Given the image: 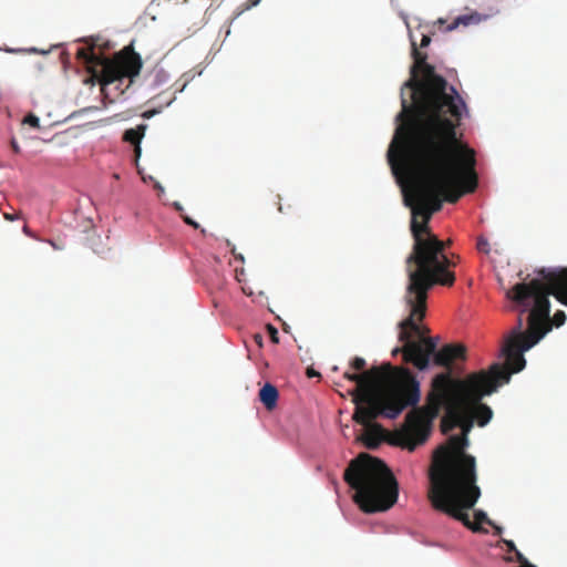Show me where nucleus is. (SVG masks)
<instances>
[{"mask_svg": "<svg viewBox=\"0 0 567 567\" xmlns=\"http://www.w3.org/2000/svg\"><path fill=\"white\" fill-rule=\"evenodd\" d=\"M433 357L434 364L439 367L447 368L446 372H451V365L455 360L466 359V347L461 343H449L443 346L439 351H434L431 355ZM452 375V373H450Z\"/></svg>", "mask_w": 567, "mask_h": 567, "instance_id": "1a4fd4ad", "label": "nucleus"}, {"mask_svg": "<svg viewBox=\"0 0 567 567\" xmlns=\"http://www.w3.org/2000/svg\"><path fill=\"white\" fill-rule=\"evenodd\" d=\"M307 375L309 378H311V377H319L320 374L317 371H315L313 369H308L307 370Z\"/></svg>", "mask_w": 567, "mask_h": 567, "instance_id": "cd10ccee", "label": "nucleus"}, {"mask_svg": "<svg viewBox=\"0 0 567 567\" xmlns=\"http://www.w3.org/2000/svg\"><path fill=\"white\" fill-rule=\"evenodd\" d=\"M259 0H248V2L244 6V8L238 12L240 14L243 11L248 10L255 6H257Z\"/></svg>", "mask_w": 567, "mask_h": 567, "instance_id": "b1692460", "label": "nucleus"}, {"mask_svg": "<svg viewBox=\"0 0 567 567\" xmlns=\"http://www.w3.org/2000/svg\"><path fill=\"white\" fill-rule=\"evenodd\" d=\"M430 43H431V38H430V35L423 34L422 40H421V43H420V47H421V48H425V47H427Z\"/></svg>", "mask_w": 567, "mask_h": 567, "instance_id": "bb28decb", "label": "nucleus"}, {"mask_svg": "<svg viewBox=\"0 0 567 567\" xmlns=\"http://www.w3.org/2000/svg\"><path fill=\"white\" fill-rule=\"evenodd\" d=\"M343 480L355 491L353 499L364 513L385 512L398 501L396 478L383 461L370 454L351 460Z\"/></svg>", "mask_w": 567, "mask_h": 567, "instance_id": "423d86ee", "label": "nucleus"}, {"mask_svg": "<svg viewBox=\"0 0 567 567\" xmlns=\"http://www.w3.org/2000/svg\"><path fill=\"white\" fill-rule=\"evenodd\" d=\"M174 207H175L176 210H178L181 213L183 212V206L179 203H175Z\"/></svg>", "mask_w": 567, "mask_h": 567, "instance_id": "7c9ffc66", "label": "nucleus"}, {"mask_svg": "<svg viewBox=\"0 0 567 567\" xmlns=\"http://www.w3.org/2000/svg\"><path fill=\"white\" fill-rule=\"evenodd\" d=\"M351 368L357 370V371H362L364 370L365 365H367V362L363 358L361 357H355L351 363H350Z\"/></svg>", "mask_w": 567, "mask_h": 567, "instance_id": "dca6fc26", "label": "nucleus"}, {"mask_svg": "<svg viewBox=\"0 0 567 567\" xmlns=\"http://www.w3.org/2000/svg\"><path fill=\"white\" fill-rule=\"evenodd\" d=\"M278 210H279V212H282V207H281V204H280V203H279Z\"/></svg>", "mask_w": 567, "mask_h": 567, "instance_id": "e433bc0d", "label": "nucleus"}, {"mask_svg": "<svg viewBox=\"0 0 567 567\" xmlns=\"http://www.w3.org/2000/svg\"><path fill=\"white\" fill-rule=\"evenodd\" d=\"M145 130H146V125H144V124L138 125L136 128L126 130L123 138H124V141L128 142L133 145H138L141 140L144 136Z\"/></svg>", "mask_w": 567, "mask_h": 567, "instance_id": "ddd939ff", "label": "nucleus"}, {"mask_svg": "<svg viewBox=\"0 0 567 567\" xmlns=\"http://www.w3.org/2000/svg\"><path fill=\"white\" fill-rule=\"evenodd\" d=\"M343 378L357 383L351 395L355 403L353 420L359 424L380 415L395 419L421 398L420 383L413 373L391 363L372 367L360 374L346 371Z\"/></svg>", "mask_w": 567, "mask_h": 567, "instance_id": "39448f33", "label": "nucleus"}, {"mask_svg": "<svg viewBox=\"0 0 567 567\" xmlns=\"http://www.w3.org/2000/svg\"><path fill=\"white\" fill-rule=\"evenodd\" d=\"M476 247H477L478 251H481V252H484V254L489 252L488 240L483 236L478 237Z\"/></svg>", "mask_w": 567, "mask_h": 567, "instance_id": "2eb2a0df", "label": "nucleus"}, {"mask_svg": "<svg viewBox=\"0 0 567 567\" xmlns=\"http://www.w3.org/2000/svg\"><path fill=\"white\" fill-rule=\"evenodd\" d=\"M3 217L8 221H13L22 218L21 212L3 213Z\"/></svg>", "mask_w": 567, "mask_h": 567, "instance_id": "6ab92c4d", "label": "nucleus"}, {"mask_svg": "<svg viewBox=\"0 0 567 567\" xmlns=\"http://www.w3.org/2000/svg\"><path fill=\"white\" fill-rule=\"evenodd\" d=\"M518 567H536V566L528 561L524 566H518Z\"/></svg>", "mask_w": 567, "mask_h": 567, "instance_id": "72a5a7b5", "label": "nucleus"}, {"mask_svg": "<svg viewBox=\"0 0 567 567\" xmlns=\"http://www.w3.org/2000/svg\"><path fill=\"white\" fill-rule=\"evenodd\" d=\"M515 553V558L519 563V566H524L528 563V559L517 549Z\"/></svg>", "mask_w": 567, "mask_h": 567, "instance_id": "4be33fe9", "label": "nucleus"}, {"mask_svg": "<svg viewBox=\"0 0 567 567\" xmlns=\"http://www.w3.org/2000/svg\"><path fill=\"white\" fill-rule=\"evenodd\" d=\"M76 55L87 64L101 65L102 89L115 85L120 94L131 85L143 65L141 55L134 51L132 44L124 47L111 59L96 55L93 47L78 49Z\"/></svg>", "mask_w": 567, "mask_h": 567, "instance_id": "6e6552de", "label": "nucleus"}, {"mask_svg": "<svg viewBox=\"0 0 567 567\" xmlns=\"http://www.w3.org/2000/svg\"><path fill=\"white\" fill-rule=\"evenodd\" d=\"M255 339H256V341H257L259 344H261V339H262V338H261V336H260V334H256V336H255Z\"/></svg>", "mask_w": 567, "mask_h": 567, "instance_id": "473e14b6", "label": "nucleus"}, {"mask_svg": "<svg viewBox=\"0 0 567 567\" xmlns=\"http://www.w3.org/2000/svg\"><path fill=\"white\" fill-rule=\"evenodd\" d=\"M159 112H161V110H157V109L147 110V111H145V112L142 114V117H144V118H151V117H153L154 115L158 114Z\"/></svg>", "mask_w": 567, "mask_h": 567, "instance_id": "5701e85b", "label": "nucleus"}, {"mask_svg": "<svg viewBox=\"0 0 567 567\" xmlns=\"http://www.w3.org/2000/svg\"><path fill=\"white\" fill-rule=\"evenodd\" d=\"M23 122L34 128H40V120L34 114H29L24 117Z\"/></svg>", "mask_w": 567, "mask_h": 567, "instance_id": "f3484780", "label": "nucleus"}, {"mask_svg": "<svg viewBox=\"0 0 567 567\" xmlns=\"http://www.w3.org/2000/svg\"><path fill=\"white\" fill-rule=\"evenodd\" d=\"M174 99H175V97H172V99L166 103V105H171V103L173 102V100H174Z\"/></svg>", "mask_w": 567, "mask_h": 567, "instance_id": "c9c22d12", "label": "nucleus"}, {"mask_svg": "<svg viewBox=\"0 0 567 567\" xmlns=\"http://www.w3.org/2000/svg\"><path fill=\"white\" fill-rule=\"evenodd\" d=\"M501 534H502V528L498 526H495V535H501Z\"/></svg>", "mask_w": 567, "mask_h": 567, "instance_id": "2f4dec72", "label": "nucleus"}, {"mask_svg": "<svg viewBox=\"0 0 567 567\" xmlns=\"http://www.w3.org/2000/svg\"><path fill=\"white\" fill-rule=\"evenodd\" d=\"M22 230H23V233H24L25 235H28V236H30V237H33V235H32L31 230L29 229V227H28L27 225H24V226H23V229H22Z\"/></svg>", "mask_w": 567, "mask_h": 567, "instance_id": "c756f323", "label": "nucleus"}, {"mask_svg": "<svg viewBox=\"0 0 567 567\" xmlns=\"http://www.w3.org/2000/svg\"><path fill=\"white\" fill-rule=\"evenodd\" d=\"M10 145H11L12 151H13L16 154H20V153H21V148H20V146H19V144H18V142H17V140H16V138H11V141H10Z\"/></svg>", "mask_w": 567, "mask_h": 567, "instance_id": "393cba45", "label": "nucleus"}, {"mask_svg": "<svg viewBox=\"0 0 567 567\" xmlns=\"http://www.w3.org/2000/svg\"><path fill=\"white\" fill-rule=\"evenodd\" d=\"M465 434L453 435L433 453L429 468L427 498L435 511L470 526L465 512L481 497L477 485L476 460L465 452Z\"/></svg>", "mask_w": 567, "mask_h": 567, "instance_id": "20e7f679", "label": "nucleus"}, {"mask_svg": "<svg viewBox=\"0 0 567 567\" xmlns=\"http://www.w3.org/2000/svg\"><path fill=\"white\" fill-rule=\"evenodd\" d=\"M437 22H439L440 24H444V23H445V21H444L443 19H439V21H437Z\"/></svg>", "mask_w": 567, "mask_h": 567, "instance_id": "f704fd0d", "label": "nucleus"}, {"mask_svg": "<svg viewBox=\"0 0 567 567\" xmlns=\"http://www.w3.org/2000/svg\"><path fill=\"white\" fill-rule=\"evenodd\" d=\"M513 373L505 364L493 363L487 369L471 372L464 378H455L450 372L436 374L431 382L426 405L414 406L406 414L405 424L395 432L393 443L414 451L427 440L432 421L442 409L450 419V424L443 420V432L460 426L462 434L467 437L475 422L478 426H485L493 417L492 409L482 400L508 383Z\"/></svg>", "mask_w": 567, "mask_h": 567, "instance_id": "f03ea898", "label": "nucleus"}, {"mask_svg": "<svg viewBox=\"0 0 567 567\" xmlns=\"http://www.w3.org/2000/svg\"><path fill=\"white\" fill-rule=\"evenodd\" d=\"M373 420L369 421L365 426L363 435V442L369 449L377 447L384 436V431L381 425L372 423Z\"/></svg>", "mask_w": 567, "mask_h": 567, "instance_id": "9d476101", "label": "nucleus"}, {"mask_svg": "<svg viewBox=\"0 0 567 567\" xmlns=\"http://www.w3.org/2000/svg\"><path fill=\"white\" fill-rule=\"evenodd\" d=\"M231 254L234 255V257H235L236 259H239V260H241V261L244 260L243 255H240V254H236V252H235V247H233V248H231Z\"/></svg>", "mask_w": 567, "mask_h": 567, "instance_id": "c85d7f7f", "label": "nucleus"}, {"mask_svg": "<svg viewBox=\"0 0 567 567\" xmlns=\"http://www.w3.org/2000/svg\"><path fill=\"white\" fill-rule=\"evenodd\" d=\"M414 64L412 79L405 83L411 103L402 96V111L396 120L408 122L396 127L388 151V161L395 175L405 176L412 196L411 233L414 240L406 257L409 295L424 299V291L435 285L451 287L455 262L447 258L451 241L440 240L430 229L433 213L445 200L455 204L464 194L473 193L478 184L475 151L463 143L456 128L466 104L456 89L435 73L426 54L412 41Z\"/></svg>", "mask_w": 567, "mask_h": 567, "instance_id": "f257e3e1", "label": "nucleus"}, {"mask_svg": "<svg viewBox=\"0 0 567 567\" xmlns=\"http://www.w3.org/2000/svg\"><path fill=\"white\" fill-rule=\"evenodd\" d=\"M267 330H268L271 341L274 343H278L279 342L278 330L271 324L267 326Z\"/></svg>", "mask_w": 567, "mask_h": 567, "instance_id": "a211bd4d", "label": "nucleus"}, {"mask_svg": "<svg viewBox=\"0 0 567 567\" xmlns=\"http://www.w3.org/2000/svg\"><path fill=\"white\" fill-rule=\"evenodd\" d=\"M166 78V73L163 70H159L155 73V83L162 84L163 82H165Z\"/></svg>", "mask_w": 567, "mask_h": 567, "instance_id": "aec40b11", "label": "nucleus"}, {"mask_svg": "<svg viewBox=\"0 0 567 567\" xmlns=\"http://www.w3.org/2000/svg\"><path fill=\"white\" fill-rule=\"evenodd\" d=\"M503 542L506 545L508 551H516L517 550L516 545H515V543L513 540L504 539Z\"/></svg>", "mask_w": 567, "mask_h": 567, "instance_id": "a878e982", "label": "nucleus"}, {"mask_svg": "<svg viewBox=\"0 0 567 567\" xmlns=\"http://www.w3.org/2000/svg\"><path fill=\"white\" fill-rule=\"evenodd\" d=\"M278 396V390L271 383H266L259 391V399L268 411L276 408Z\"/></svg>", "mask_w": 567, "mask_h": 567, "instance_id": "9b49d317", "label": "nucleus"}, {"mask_svg": "<svg viewBox=\"0 0 567 567\" xmlns=\"http://www.w3.org/2000/svg\"><path fill=\"white\" fill-rule=\"evenodd\" d=\"M537 275L538 278L516 284L507 292L519 317L505 340L502 354L506 359L504 364L514 373L520 372L526 365L523 353L537 344L551 330L553 324L560 327L566 321L561 310L556 311L550 319L549 296L567 306V268H542Z\"/></svg>", "mask_w": 567, "mask_h": 567, "instance_id": "7ed1b4c3", "label": "nucleus"}, {"mask_svg": "<svg viewBox=\"0 0 567 567\" xmlns=\"http://www.w3.org/2000/svg\"><path fill=\"white\" fill-rule=\"evenodd\" d=\"M431 289H426L424 292V299H415L413 295H409V285L404 300L410 308V315L404 320L399 322L400 329L399 340L403 342L402 348H395L392 351L393 355L398 353L403 354V360L406 363L413 364L419 370H425L429 368L431 355L435 351L436 341L433 338H423L419 341L412 340L413 334H421V327L419 322L425 317L427 293Z\"/></svg>", "mask_w": 567, "mask_h": 567, "instance_id": "0eeeda50", "label": "nucleus"}, {"mask_svg": "<svg viewBox=\"0 0 567 567\" xmlns=\"http://www.w3.org/2000/svg\"><path fill=\"white\" fill-rule=\"evenodd\" d=\"M475 523H473L470 518H468V522H470V526L466 525L463 520H460L465 527H467L468 529H471L472 532H475V533H478V532H483V528L481 527V524L482 523H487V524H492V520L487 517L486 513L482 512V511H477L475 512Z\"/></svg>", "mask_w": 567, "mask_h": 567, "instance_id": "4468645a", "label": "nucleus"}, {"mask_svg": "<svg viewBox=\"0 0 567 567\" xmlns=\"http://www.w3.org/2000/svg\"><path fill=\"white\" fill-rule=\"evenodd\" d=\"M181 217L183 218V220H184L187 225L192 226L193 228H195V229L199 228L198 223H196V221H195L194 219H192L189 216L184 215V214H181Z\"/></svg>", "mask_w": 567, "mask_h": 567, "instance_id": "412c9836", "label": "nucleus"}, {"mask_svg": "<svg viewBox=\"0 0 567 567\" xmlns=\"http://www.w3.org/2000/svg\"><path fill=\"white\" fill-rule=\"evenodd\" d=\"M483 20V16L478 12H471L468 14H463L453 20L452 23L447 24L444 31L450 32L458 27H468L472 24H477Z\"/></svg>", "mask_w": 567, "mask_h": 567, "instance_id": "f8f14e48", "label": "nucleus"}]
</instances>
